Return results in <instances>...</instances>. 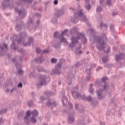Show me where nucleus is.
<instances>
[{"label": "nucleus", "mask_w": 125, "mask_h": 125, "mask_svg": "<svg viewBox=\"0 0 125 125\" xmlns=\"http://www.w3.org/2000/svg\"><path fill=\"white\" fill-rule=\"evenodd\" d=\"M13 62H14V60H12Z\"/></svg>", "instance_id": "nucleus-56"}, {"label": "nucleus", "mask_w": 125, "mask_h": 125, "mask_svg": "<svg viewBox=\"0 0 125 125\" xmlns=\"http://www.w3.org/2000/svg\"><path fill=\"white\" fill-rule=\"evenodd\" d=\"M43 100H45V98L42 97V96H41L40 97V101L39 102H40L41 103H42V102H43Z\"/></svg>", "instance_id": "nucleus-24"}, {"label": "nucleus", "mask_w": 125, "mask_h": 125, "mask_svg": "<svg viewBox=\"0 0 125 125\" xmlns=\"http://www.w3.org/2000/svg\"><path fill=\"white\" fill-rule=\"evenodd\" d=\"M51 94H52L51 93L49 92V93H48L47 94V95H51Z\"/></svg>", "instance_id": "nucleus-49"}, {"label": "nucleus", "mask_w": 125, "mask_h": 125, "mask_svg": "<svg viewBox=\"0 0 125 125\" xmlns=\"http://www.w3.org/2000/svg\"><path fill=\"white\" fill-rule=\"evenodd\" d=\"M87 101H91L92 100V97L91 96H89L87 98Z\"/></svg>", "instance_id": "nucleus-31"}, {"label": "nucleus", "mask_w": 125, "mask_h": 125, "mask_svg": "<svg viewBox=\"0 0 125 125\" xmlns=\"http://www.w3.org/2000/svg\"><path fill=\"white\" fill-rule=\"evenodd\" d=\"M33 41H34V39L32 38H30L29 39V42L28 43L24 44L23 43V46H28V45H31V43L33 42Z\"/></svg>", "instance_id": "nucleus-16"}, {"label": "nucleus", "mask_w": 125, "mask_h": 125, "mask_svg": "<svg viewBox=\"0 0 125 125\" xmlns=\"http://www.w3.org/2000/svg\"><path fill=\"white\" fill-rule=\"evenodd\" d=\"M2 51H3V47H2L1 46H0V54H1Z\"/></svg>", "instance_id": "nucleus-32"}, {"label": "nucleus", "mask_w": 125, "mask_h": 125, "mask_svg": "<svg viewBox=\"0 0 125 125\" xmlns=\"http://www.w3.org/2000/svg\"><path fill=\"white\" fill-rule=\"evenodd\" d=\"M58 36H59V33H58V32L55 33L54 37L55 38H57Z\"/></svg>", "instance_id": "nucleus-34"}, {"label": "nucleus", "mask_w": 125, "mask_h": 125, "mask_svg": "<svg viewBox=\"0 0 125 125\" xmlns=\"http://www.w3.org/2000/svg\"><path fill=\"white\" fill-rule=\"evenodd\" d=\"M35 61L36 62H42V59L40 58L39 59H36Z\"/></svg>", "instance_id": "nucleus-30"}, {"label": "nucleus", "mask_w": 125, "mask_h": 125, "mask_svg": "<svg viewBox=\"0 0 125 125\" xmlns=\"http://www.w3.org/2000/svg\"><path fill=\"white\" fill-rule=\"evenodd\" d=\"M39 72H41V70H40V69H38Z\"/></svg>", "instance_id": "nucleus-55"}, {"label": "nucleus", "mask_w": 125, "mask_h": 125, "mask_svg": "<svg viewBox=\"0 0 125 125\" xmlns=\"http://www.w3.org/2000/svg\"><path fill=\"white\" fill-rule=\"evenodd\" d=\"M70 34H75L76 33V36L72 37L71 39V42L69 44V47H75L78 44L79 42V40H81L83 43L84 44L86 43L87 39L84 37V34L83 33L78 32V28L77 27H74L70 30Z\"/></svg>", "instance_id": "nucleus-1"}, {"label": "nucleus", "mask_w": 125, "mask_h": 125, "mask_svg": "<svg viewBox=\"0 0 125 125\" xmlns=\"http://www.w3.org/2000/svg\"><path fill=\"white\" fill-rule=\"evenodd\" d=\"M21 40H19L18 41V42L19 43H21Z\"/></svg>", "instance_id": "nucleus-48"}, {"label": "nucleus", "mask_w": 125, "mask_h": 125, "mask_svg": "<svg viewBox=\"0 0 125 125\" xmlns=\"http://www.w3.org/2000/svg\"><path fill=\"white\" fill-rule=\"evenodd\" d=\"M76 15H78V16H80L81 17V20L83 21H86V18L85 17V15H83V10H80L78 12H75V14Z\"/></svg>", "instance_id": "nucleus-5"}, {"label": "nucleus", "mask_w": 125, "mask_h": 125, "mask_svg": "<svg viewBox=\"0 0 125 125\" xmlns=\"http://www.w3.org/2000/svg\"><path fill=\"white\" fill-rule=\"evenodd\" d=\"M103 62H104V63H105V62H107V61H108V58L107 57H104L103 58Z\"/></svg>", "instance_id": "nucleus-23"}, {"label": "nucleus", "mask_w": 125, "mask_h": 125, "mask_svg": "<svg viewBox=\"0 0 125 125\" xmlns=\"http://www.w3.org/2000/svg\"><path fill=\"white\" fill-rule=\"evenodd\" d=\"M104 0H101L100 1V6H98L97 8V11L98 12H100V11H102V4L104 3Z\"/></svg>", "instance_id": "nucleus-14"}, {"label": "nucleus", "mask_w": 125, "mask_h": 125, "mask_svg": "<svg viewBox=\"0 0 125 125\" xmlns=\"http://www.w3.org/2000/svg\"><path fill=\"white\" fill-rule=\"evenodd\" d=\"M8 1L9 0H4L2 3V6L3 8H6V7H11L12 6V4H9L8 5Z\"/></svg>", "instance_id": "nucleus-8"}, {"label": "nucleus", "mask_w": 125, "mask_h": 125, "mask_svg": "<svg viewBox=\"0 0 125 125\" xmlns=\"http://www.w3.org/2000/svg\"><path fill=\"white\" fill-rule=\"evenodd\" d=\"M37 24H39V23H40V21H37Z\"/></svg>", "instance_id": "nucleus-53"}, {"label": "nucleus", "mask_w": 125, "mask_h": 125, "mask_svg": "<svg viewBox=\"0 0 125 125\" xmlns=\"http://www.w3.org/2000/svg\"><path fill=\"white\" fill-rule=\"evenodd\" d=\"M59 41L58 42V44H60L61 42H65V43H67V44H68V42H67L66 39L63 37V36L60 35V37L59 38Z\"/></svg>", "instance_id": "nucleus-9"}, {"label": "nucleus", "mask_w": 125, "mask_h": 125, "mask_svg": "<svg viewBox=\"0 0 125 125\" xmlns=\"http://www.w3.org/2000/svg\"><path fill=\"white\" fill-rule=\"evenodd\" d=\"M22 86H23V85H22V83H20L18 85V87H21L22 88Z\"/></svg>", "instance_id": "nucleus-36"}, {"label": "nucleus", "mask_w": 125, "mask_h": 125, "mask_svg": "<svg viewBox=\"0 0 125 125\" xmlns=\"http://www.w3.org/2000/svg\"><path fill=\"white\" fill-rule=\"evenodd\" d=\"M109 88V85L108 84H105L103 87L102 90H99L97 92V94L98 95V99H103V95H102V92L105 90V89H108Z\"/></svg>", "instance_id": "nucleus-3"}, {"label": "nucleus", "mask_w": 125, "mask_h": 125, "mask_svg": "<svg viewBox=\"0 0 125 125\" xmlns=\"http://www.w3.org/2000/svg\"><path fill=\"white\" fill-rule=\"evenodd\" d=\"M4 46L6 49H7V45L4 44Z\"/></svg>", "instance_id": "nucleus-47"}, {"label": "nucleus", "mask_w": 125, "mask_h": 125, "mask_svg": "<svg viewBox=\"0 0 125 125\" xmlns=\"http://www.w3.org/2000/svg\"><path fill=\"white\" fill-rule=\"evenodd\" d=\"M45 83V78L43 76H41L39 77L38 85H43Z\"/></svg>", "instance_id": "nucleus-6"}, {"label": "nucleus", "mask_w": 125, "mask_h": 125, "mask_svg": "<svg viewBox=\"0 0 125 125\" xmlns=\"http://www.w3.org/2000/svg\"><path fill=\"white\" fill-rule=\"evenodd\" d=\"M30 123L36 124L37 123V117L35 116L31 117L28 121V124H30Z\"/></svg>", "instance_id": "nucleus-11"}, {"label": "nucleus", "mask_w": 125, "mask_h": 125, "mask_svg": "<svg viewBox=\"0 0 125 125\" xmlns=\"http://www.w3.org/2000/svg\"><path fill=\"white\" fill-rule=\"evenodd\" d=\"M15 11L18 12L20 15H26V11H25V10L21 11V10H20L19 9H16Z\"/></svg>", "instance_id": "nucleus-15"}, {"label": "nucleus", "mask_w": 125, "mask_h": 125, "mask_svg": "<svg viewBox=\"0 0 125 125\" xmlns=\"http://www.w3.org/2000/svg\"><path fill=\"white\" fill-rule=\"evenodd\" d=\"M31 114L30 113V111H27L26 112V116L24 117V120H28L29 119V117H30V115Z\"/></svg>", "instance_id": "nucleus-20"}, {"label": "nucleus", "mask_w": 125, "mask_h": 125, "mask_svg": "<svg viewBox=\"0 0 125 125\" xmlns=\"http://www.w3.org/2000/svg\"><path fill=\"white\" fill-rule=\"evenodd\" d=\"M33 0H23V1H27V2H32Z\"/></svg>", "instance_id": "nucleus-39"}, {"label": "nucleus", "mask_w": 125, "mask_h": 125, "mask_svg": "<svg viewBox=\"0 0 125 125\" xmlns=\"http://www.w3.org/2000/svg\"><path fill=\"white\" fill-rule=\"evenodd\" d=\"M31 114L33 115V116L38 117V112L37 110H33Z\"/></svg>", "instance_id": "nucleus-19"}, {"label": "nucleus", "mask_w": 125, "mask_h": 125, "mask_svg": "<svg viewBox=\"0 0 125 125\" xmlns=\"http://www.w3.org/2000/svg\"><path fill=\"white\" fill-rule=\"evenodd\" d=\"M16 28H18V27L16 26Z\"/></svg>", "instance_id": "nucleus-59"}, {"label": "nucleus", "mask_w": 125, "mask_h": 125, "mask_svg": "<svg viewBox=\"0 0 125 125\" xmlns=\"http://www.w3.org/2000/svg\"><path fill=\"white\" fill-rule=\"evenodd\" d=\"M105 40H107L106 38V35H104L103 37L97 38L96 39V43L97 45V48L99 50H104L106 53H109L110 52V48H108L107 51H105V46L106 45V42H105Z\"/></svg>", "instance_id": "nucleus-2"}, {"label": "nucleus", "mask_w": 125, "mask_h": 125, "mask_svg": "<svg viewBox=\"0 0 125 125\" xmlns=\"http://www.w3.org/2000/svg\"><path fill=\"white\" fill-rule=\"evenodd\" d=\"M20 52H22V51H20Z\"/></svg>", "instance_id": "nucleus-57"}, {"label": "nucleus", "mask_w": 125, "mask_h": 125, "mask_svg": "<svg viewBox=\"0 0 125 125\" xmlns=\"http://www.w3.org/2000/svg\"><path fill=\"white\" fill-rule=\"evenodd\" d=\"M61 14H63V13H62V11H60V10L57 11L55 13V15L57 17H58L60 15H61Z\"/></svg>", "instance_id": "nucleus-18"}, {"label": "nucleus", "mask_w": 125, "mask_h": 125, "mask_svg": "<svg viewBox=\"0 0 125 125\" xmlns=\"http://www.w3.org/2000/svg\"><path fill=\"white\" fill-rule=\"evenodd\" d=\"M62 102L63 103V105L67 104V103H68V99L67 98V97H66V96L63 97Z\"/></svg>", "instance_id": "nucleus-17"}, {"label": "nucleus", "mask_w": 125, "mask_h": 125, "mask_svg": "<svg viewBox=\"0 0 125 125\" xmlns=\"http://www.w3.org/2000/svg\"><path fill=\"white\" fill-rule=\"evenodd\" d=\"M32 104H33V103H32L31 104H30V103H28L29 106H31V105H32Z\"/></svg>", "instance_id": "nucleus-50"}, {"label": "nucleus", "mask_w": 125, "mask_h": 125, "mask_svg": "<svg viewBox=\"0 0 125 125\" xmlns=\"http://www.w3.org/2000/svg\"><path fill=\"white\" fill-rule=\"evenodd\" d=\"M43 52H49V50H48V49H46L43 51Z\"/></svg>", "instance_id": "nucleus-44"}, {"label": "nucleus", "mask_w": 125, "mask_h": 125, "mask_svg": "<svg viewBox=\"0 0 125 125\" xmlns=\"http://www.w3.org/2000/svg\"><path fill=\"white\" fill-rule=\"evenodd\" d=\"M51 62L52 63H56L57 62V60L56 59H52Z\"/></svg>", "instance_id": "nucleus-29"}, {"label": "nucleus", "mask_w": 125, "mask_h": 125, "mask_svg": "<svg viewBox=\"0 0 125 125\" xmlns=\"http://www.w3.org/2000/svg\"><path fill=\"white\" fill-rule=\"evenodd\" d=\"M86 9H90V5H87L85 6Z\"/></svg>", "instance_id": "nucleus-35"}, {"label": "nucleus", "mask_w": 125, "mask_h": 125, "mask_svg": "<svg viewBox=\"0 0 125 125\" xmlns=\"http://www.w3.org/2000/svg\"><path fill=\"white\" fill-rule=\"evenodd\" d=\"M86 2H88L89 1V0H85Z\"/></svg>", "instance_id": "nucleus-52"}, {"label": "nucleus", "mask_w": 125, "mask_h": 125, "mask_svg": "<svg viewBox=\"0 0 125 125\" xmlns=\"http://www.w3.org/2000/svg\"><path fill=\"white\" fill-rule=\"evenodd\" d=\"M99 69H101V67H98V69H97V71H98Z\"/></svg>", "instance_id": "nucleus-51"}, {"label": "nucleus", "mask_w": 125, "mask_h": 125, "mask_svg": "<svg viewBox=\"0 0 125 125\" xmlns=\"http://www.w3.org/2000/svg\"><path fill=\"white\" fill-rule=\"evenodd\" d=\"M61 66L62 64L61 63H59L55 66L54 72L55 74H57V75H60V70L61 69Z\"/></svg>", "instance_id": "nucleus-7"}, {"label": "nucleus", "mask_w": 125, "mask_h": 125, "mask_svg": "<svg viewBox=\"0 0 125 125\" xmlns=\"http://www.w3.org/2000/svg\"><path fill=\"white\" fill-rule=\"evenodd\" d=\"M15 90H16V88H14L12 89L11 92H13L14 91H15Z\"/></svg>", "instance_id": "nucleus-42"}, {"label": "nucleus", "mask_w": 125, "mask_h": 125, "mask_svg": "<svg viewBox=\"0 0 125 125\" xmlns=\"http://www.w3.org/2000/svg\"><path fill=\"white\" fill-rule=\"evenodd\" d=\"M9 91V90L7 89V90H6V92H8Z\"/></svg>", "instance_id": "nucleus-54"}, {"label": "nucleus", "mask_w": 125, "mask_h": 125, "mask_svg": "<svg viewBox=\"0 0 125 125\" xmlns=\"http://www.w3.org/2000/svg\"><path fill=\"white\" fill-rule=\"evenodd\" d=\"M18 73L19 75H22L23 74V70L21 69H20L18 71Z\"/></svg>", "instance_id": "nucleus-26"}, {"label": "nucleus", "mask_w": 125, "mask_h": 125, "mask_svg": "<svg viewBox=\"0 0 125 125\" xmlns=\"http://www.w3.org/2000/svg\"><path fill=\"white\" fill-rule=\"evenodd\" d=\"M54 4H55L56 5L57 4H58V0H55L54 1Z\"/></svg>", "instance_id": "nucleus-38"}, {"label": "nucleus", "mask_w": 125, "mask_h": 125, "mask_svg": "<svg viewBox=\"0 0 125 125\" xmlns=\"http://www.w3.org/2000/svg\"><path fill=\"white\" fill-rule=\"evenodd\" d=\"M78 91V88H76L74 89V91H72L73 96L76 95V97H80L83 100H85L86 97L84 95L81 96V94L77 93Z\"/></svg>", "instance_id": "nucleus-4"}, {"label": "nucleus", "mask_w": 125, "mask_h": 125, "mask_svg": "<svg viewBox=\"0 0 125 125\" xmlns=\"http://www.w3.org/2000/svg\"><path fill=\"white\" fill-rule=\"evenodd\" d=\"M106 3L108 6H110L111 5V0H107Z\"/></svg>", "instance_id": "nucleus-27"}, {"label": "nucleus", "mask_w": 125, "mask_h": 125, "mask_svg": "<svg viewBox=\"0 0 125 125\" xmlns=\"http://www.w3.org/2000/svg\"><path fill=\"white\" fill-rule=\"evenodd\" d=\"M92 84H90V89H89V92L90 93H93V92L94 91V90L92 88Z\"/></svg>", "instance_id": "nucleus-21"}, {"label": "nucleus", "mask_w": 125, "mask_h": 125, "mask_svg": "<svg viewBox=\"0 0 125 125\" xmlns=\"http://www.w3.org/2000/svg\"><path fill=\"white\" fill-rule=\"evenodd\" d=\"M90 79V76H89L88 77H86V81H89Z\"/></svg>", "instance_id": "nucleus-45"}, {"label": "nucleus", "mask_w": 125, "mask_h": 125, "mask_svg": "<svg viewBox=\"0 0 125 125\" xmlns=\"http://www.w3.org/2000/svg\"><path fill=\"white\" fill-rule=\"evenodd\" d=\"M118 14V12H113L112 15L115 16V15H117Z\"/></svg>", "instance_id": "nucleus-41"}, {"label": "nucleus", "mask_w": 125, "mask_h": 125, "mask_svg": "<svg viewBox=\"0 0 125 125\" xmlns=\"http://www.w3.org/2000/svg\"><path fill=\"white\" fill-rule=\"evenodd\" d=\"M107 81V78L106 77H104L102 79V82L103 83H105Z\"/></svg>", "instance_id": "nucleus-28"}, {"label": "nucleus", "mask_w": 125, "mask_h": 125, "mask_svg": "<svg viewBox=\"0 0 125 125\" xmlns=\"http://www.w3.org/2000/svg\"><path fill=\"white\" fill-rule=\"evenodd\" d=\"M88 53V52H87V54Z\"/></svg>", "instance_id": "nucleus-58"}, {"label": "nucleus", "mask_w": 125, "mask_h": 125, "mask_svg": "<svg viewBox=\"0 0 125 125\" xmlns=\"http://www.w3.org/2000/svg\"><path fill=\"white\" fill-rule=\"evenodd\" d=\"M7 111V109H6L1 110H0V114H4V113H5V112H6Z\"/></svg>", "instance_id": "nucleus-25"}, {"label": "nucleus", "mask_w": 125, "mask_h": 125, "mask_svg": "<svg viewBox=\"0 0 125 125\" xmlns=\"http://www.w3.org/2000/svg\"><path fill=\"white\" fill-rule=\"evenodd\" d=\"M124 58H125V54H120V55H116L115 59L117 62H119V61H121V60L124 59Z\"/></svg>", "instance_id": "nucleus-10"}, {"label": "nucleus", "mask_w": 125, "mask_h": 125, "mask_svg": "<svg viewBox=\"0 0 125 125\" xmlns=\"http://www.w3.org/2000/svg\"><path fill=\"white\" fill-rule=\"evenodd\" d=\"M100 125H105V123H104V122H100Z\"/></svg>", "instance_id": "nucleus-46"}, {"label": "nucleus", "mask_w": 125, "mask_h": 125, "mask_svg": "<svg viewBox=\"0 0 125 125\" xmlns=\"http://www.w3.org/2000/svg\"><path fill=\"white\" fill-rule=\"evenodd\" d=\"M67 33H68L67 30H65L61 35V36H64V35H67Z\"/></svg>", "instance_id": "nucleus-22"}, {"label": "nucleus", "mask_w": 125, "mask_h": 125, "mask_svg": "<svg viewBox=\"0 0 125 125\" xmlns=\"http://www.w3.org/2000/svg\"><path fill=\"white\" fill-rule=\"evenodd\" d=\"M36 51L37 53H41V49L40 48H37Z\"/></svg>", "instance_id": "nucleus-33"}, {"label": "nucleus", "mask_w": 125, "mask_h": 125, "mask_svg": "<svg viewBox=\"0 0 125 125\" xmlns=\"http://www.w3.org/2000/svg\"><path fill=\"white\" fill-rule=\"evenodd\" d=\"M3 122L2 118H0V124H1Z\"/></svg>", "instance_id": "nucleus-43"}, {"label": "nucleus", "mask_w": 125, "mask_h": 125, "mask_svg": "<svg viewBox=\"0 0 125 125\" xmlns=\"http://www.w3.org/2000/svg\"><path fill=\"white\" fill-rule=\"evenodd\" d=\"M46 105H47L48 106H56L55 102L53 100H48L46 103Z\"/></svg>", "instance_id": "nucleus-12"}, {"label": "nucleus", "mask_w": 125, "mask_h": 125, "mask_svg": "<svg viewBox=\"0 0 125 125\" xmlns=\"http://www.w3.org/2000/svg\"><path fill=\"white\" fill-rule=\"evenodd\" d=\"M75 121V118H74V115L73 114H69L68 115V124H72L74 123Z\"/></svg>", "instance_id": "nucleus-13"}, {"label": "nucleus", "mask_w": 125, "mask_h": 125, "mask_svg": "<svg viewBox=\"0 0 125 125\" xmlns=\"http://www.w3.org/2000/svg\"><path fill=\"white\" fill-rule=\"evenodd\" d=\"M78 108H79V104H75V109H76V110H78Z\"/></svg>", "instance_id": "nucleus-40"}, {"label": "nucleus", "mask_w": 125, "mask_h": 125, "mask_svg": "<svg viewBox=\"0 0 125 125\" xmlns=\"http://www.w3.org/2000/svg\"><path fill=\"white\" fill-rule=\"evenodd\" d=\"M76 53H78V54H82V53H83V51H79V52H78V51L77 50H76Z\"/></svg>", "instance_id": "nucleus-37"}]
</instances>
